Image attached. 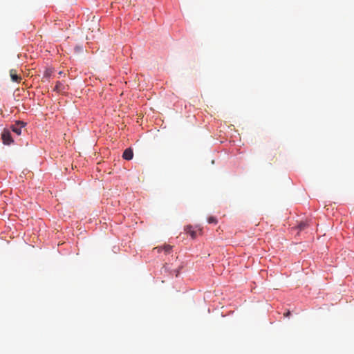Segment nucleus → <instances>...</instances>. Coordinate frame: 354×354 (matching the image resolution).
Here are the masks:
<instances>
[{
    "mask_svg": "<svg viewBox=\"0 0 354 354\" xmlns=\"http://www.w3.org/2000/svg\"><path fill=\"white\" fill-rule=\"evenodd\" d=\"M184 230L192 239H195L202 234L201 228H197V227H193L192 225H187L185 227Z\"/></svg>",
    "mask_w": 354,
    "mask_h": 354,
    "instance_id": "f257e3e1",
    "label": "nucleus"
},
{
    "mask_svg": "<svg viewBox=\"0 0 354 354\" xmlns=\"http://www.w3.org/2000/svg\"><path fill=\"white\" fill-rule=\"evenodd\" d=\"M309 226V224L307 221H301L299 225H298V229L299 230H305L306 227H308Z\"/></svg>",
    "mask_w": 354,
    "mask_h": 354,
    "instance_id": "0eeeda50",
    "label": "nucleus"
},
{
    "mask_svg": "<svg viewBox=\"0 0 354 354\" xmlns=\"http://www.w3.org/2000/svg\"><path fill=\"white\" fill-rule=\"evenodd\" d=\"M158 252H160V250H164L166 254H169L171 250V246L169 245H165L163 248H158Z\"/></svg>",
    "mask_w": 354,
    "mask_h": 354,
    "instance_id": "6e6552de",
    "label": "nucleus"
},
{
    "mask_svg": "<svg viewBox=\"0 0 354 354\" xmlns=\"http://www.w3.org/2000/svg\"><path fill=\"white\" fill-rule=\"evenodd\" d=\"M290 315V311H288L286 313H285V314H284V315H285L286 317H288V316H289Z\"/></svg>",
    "mask_w": 354,
    "mask_h": 354,
    "instance_id": "9b49d317",
    "label": "nucleus"
},
{
    "mask_svg": "<svg viewBox=\"0 0 354 354\" xmlns=\"http://www.w3.org/2000/svg\"><path fill=\"white\" fill-rule=\"evenodd\" d=\"M1 139L4 145H10L13 142L10 132L8 129H4L1 133Z\"/></svg>",
    "mask_w": 354,
    "mask_h": 354,
    "instance_id": "f03ea898",
    "label": "nucleus"
},
{
    "mask_svg": "<svg viewBox=\"0 0 354 354\" xmlns=\"http://www.w3.org/2000/svg\"><path fill=\"white\" fill-rule=\"evenodd\" d=\"M24 127V123L21 121H17L15 124H12L10 127L12 131L17 135H20L21 133V128Z\"/></svg>",
    "mask_w": 354,
    "mask_h": 354,
    "instance_id": "7ed1b4c3",
    "label": "nucleus"
},
{
    "mask_svg": "<svg viewBox=\"0 0 354 354\" xmlns=\"http://www.w3.org/2000/svg\"><path fill=\"white\" fill-rule=\"evenodd\" d=\"M207 221L209 223H214V224H216L218 222L217 219L214 216L209 217L207 219Z\"/></svg>",
    "mask_w": 354,
    "mask_h": 354,
    "instance_id": "9d476101",
    "label": "nucleus"
},
{
    "mask_svg": "<svg viewBox=\"0 0 354 354\" xmlns=\"http://www.w3.org/2000/svg\"><path fill=\"white\" fill-rule=\"evenodd\" d=\"M65 89V86L64 85L63 83H62L61 82H59L57 81L56 82V84H55V86L54 88V91L58 92V93H60V92H63Z\"/></svg>",
    "mask_w": 354,
    "mask_h": 354,
    "instance_id": "423d86ee",
    "label": "nucleus"
},
{
    "mask_svg": "<svg viewBox=\"0 0 354 354\" xmlns=\"http://www.w3.org/2000/svg\"><path fill=\"white\" fill-rule=\"evenodd\" d=\"M53 71L51 69H46L44 72V77L48 78L51 75Z\"/></svg>",
    "mask_w": 354,
    "mask_h": 354,
    "instance_id": "1a4fd4ad",
    "label": "nucleus"
},
{
    "mask_svg": "<svg viewBox=\"0 0 354 354\" xmlns=\"http://www.w3.org/2000/svg\"><path fill=\"white\" fill-rule=\"evenodd\" d=\"M133 152L131 148L126 149L122 154L123 158L127 160H131L133 158Z\"/></svg>",
    "mask_w": 354,
    "mask_h": 354,
    "instance_id": "39448f33",
    "label": "nucleus"
},
{
    "mask_svg": "<svg viewBox=\"0 0 354 354\" xmlns=\"http://www.w3.org/2000/svg\"><path fill=\"white\" fill-rule=\"evenodd\" d=\"M10 76L13 82H19L21 80V77L17 73L15 69H11L10 71Z\"/></svg>",
    "mask_w": 354,
    "mask_h": 354,
    "instance_id": "20e7f679",
    "label": "nucleus"
}]
</instances>
